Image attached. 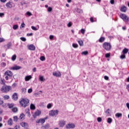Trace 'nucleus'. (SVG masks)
<instances>
[{"mask_svg":"<svg viewBox=\"0 0 129 129\" xmlns=\"http://www.w3.org/2000/svg\"><path fill=\"white\" fill-rule=\"evenodd\" d=\"M29 102V99L27 98H22L20 101V103L21 106H23V107H26V106H28Z\"/></svg>","mask_w":129,"mask_h":129,"instance_id":"nucleus-1","label":"nucleus"},{"mask_svg":"<svg viewBox=\"0 0 129 129\" xmlns=\"http://www.w3.org/2000/svg\"><path fill=\"white\" fill-rule=\"evenodd\" d=\"M103 48L106 51H110V49H111V45H110V43H109L105 42L103 44Z\"/></svg>","mask_w":129,"mask_h":129,"instance_id":"nucleus-2","label":"nucleus"},{"mask_svg":"<svg viewBox=\"0 0 129 129\" xmlns=\"http://www.w3.org/2000/svg\"><path fill=\"white\" fill-rule=\"evenodd\" d=\"M4 75L6 76L5 79L9 80V77H13V72L11 71H7L5 73Z\"/></svg>","mask_w":129,"mask_h":129,"instance_id":"nucleus-3","label":"nucleus"},{"mask_svg":"<svg viewBox=\"0 0 129 129\" xmlns=\"http://www.w3.org/2000/svg\"><path fill=\"white\" fill-rule=\"evenodd\" d=\"M12 87L10 86H6L4 85L1 89L2 92H9L10 89H11Z\"/></svg>","mask_w":129,"mask_h":129,"instance_id":"nucleus-4","label":"nucleus"},{"mask_svg":"<svg viewBox=\"0 0 129 129\" xmlns=\"http://www.w3.org/2000/svg\"><path fill=\"white\" fill-rule=\"evenodd\" d=\"M58 113H59V111L58 110H51L49 112V116H57Z\"/></svg>","mask_w":129,"mask_h":129,"instance_id":"nucleus-5","label":"nucleus"},{"mask_svg":"<svg viewBox=\"0 0 129 129\" xmlns=\"http://www.w3.org/2000/svg\"><path fill=\"white\" fill-rule=\"evenodd\" d=\"M120 17L124 22H129V18L124 14H121Z\"/></svg>","mask_w":129,"mask_h":129,"instance_id":"nucleus-6","label":"nucleus"},{"mask_svg":"<svg viewBox=\"0 0 129 129\" xmlns=\"http://www.w3.org/2000/svg\"><path fill=\"white\" fill-rule=\"evenodd\" d=\"M6 6L7 9H12V8H14V7H15V5L12 2H8L6 4Z\"/></svg>","mask_w":129,"mask_h":129,"instance_id":"nucleus-7","label":"nucleus"},{"mask_svg":"<svg viewBox=\"0 0 129 129\" xmlns=\"http://www.w3.org/2000/svg\"><path fill=\"white\" fill-rule=\"evenodd\" d=\"M65 124H66V122L64 120H60L58 122V125L60 127H63Z\"/></svg>","mask_w":129,"mask_h":129,"instance_id":"nucleus-8","label":"nucleus"},{"mask_svg":"<svg viewBox=\"0 0 129 129\" xmlns=\"http://www.w3.org/2000/svg\"><path fill=\"white\" fill-rule=\"evenodd\" d=\"M27 47L28 48V50H30L31 51H35L36 49V47L33 44L28 45Z\"/></svg>","mask_w":129,"mask_h":129,"instance_id":"nucleus-9","label":"nucleus"},{"mask_svg":"<svg viewBox=\"0 0 129 129\" xmlns=\"http://www.w3.org/2000/svg\"><path fill=\"white\" fill-rule=\"evenodd\" d=\"M47 117H46L44 119H39L38 120H36V123H44V122H45V120H46V119H47Z\"/></svg>","mask_w":129,"mask_h":129,"instance_id":"nucleus-10","label":"nucleus"},{"mask_svg":"<svg viewBox=\"0 0 129 129\" xmlns=\"http://www.w3.org/2000/svg\"><path fill=\"white\" fill-rule=\"evenodd\" d=\"M75 127V124L74 123H69L66 125V128H74Z\"/></svg>","mask_w":129,"mask_h":129,"instance_id":"nucleus-11","label":"nucleus"},{"mask_svg":"<svg viewBox=\"0 0 129 129\" xmlns=\"http://www.w3.org/2000/svg\"><path fill=\"white\" fill-rule=\"evenodd\" d=\"M41 113V111L40 110H37L36 111L35 113L33 114V117L34 118H36V117L37 116H39V115H40Z\"/></svg>","mask_w":129,"mask_h":129,"instance_id":"nucleus-12","label":"nucleus"},{"mask_svg":"<svg viewBox=\"0 0 129 129\" xmlns=\"http://www.w3.org/2000/svg\"><path fill=\"white\" fill-rule=\"evenodd\" d=\"M53 75L55 77H61V73L60 72H54L53 73Z\"/></svg>","mask_w":129,"mask_h":129,"instance_id":"nucleus-13","label":"nucleus"},{"mask_svg":"<svg viewBox=\"0 0 129 129\" xmlns=\"http://www.w3.org/2000/svg\"><path fill=\"white\" fill-rule=\"evenodd\" d=\"M10 69L11 70H19V69H22V67L16 66L13 67H12Z\"/></svg>","mask_w":129,"mask_h":129,"instance_id":"nucleus-14","label":"nucleus"},{"mask_svg":"<svg viewBox=\"0 0 129 129\" xmlns=\"http://www.w3.org/2000/svg\"><path fill=\"white\" fill-rule=\"evenodd\" d=\"M127 10V9L126 8V7L125 6H122L121 7L120 11L123 12V13H125L126 11Z\"/></svg>","mask_w":129,"mask_h":129,"instance_id":"nucleus-15","label":"nucleus"},{"mask_svg":"<svg viewBox=\"0 0 129 129\" xmlns=\"http://www.w3.org/2000/svg\"><path fill=\"white\" fill-rule=\"evenodd\" d=\"M12 98L14 100H17L18 99V95L17 93H14L12 96Z\"/></svg>","mask_w":129,"mask_h":129,"instance_id":"nucleus-16","label":"nucleus"},{"mask_svg":"<svg viewBox=\"0 0 129 129\" xmlns=\"http://www.w3.org/2000/svg\"><path fill=\"white\" fill-rule=\"evenodd\" d=\"M32 79V76H27L25 78V81H29Z\"/></svg>","mask_w":129,"mask_h":129,"instance_id":"nucleus-17","label":"nucleus"},{"mask_svg":"<svg viewBox=\"0 0 129 129\" xmlns=\"http://www.w3.org/2000/svg\"><path fill=\"white\" fill-rule=\"evenodd\" d=\"M5 47H6L7 49H10L11 47H12V43L9 42L8 44L5 45Z\"/></svg>","mask_w":129,"mask_h":129,"instance_id":"nucleus-18","label":"nucleus"},{"mask_svg":"<svg viewBox=\"0 0 129 129\" xmlns=\"http://www.w3.org/2000/svg\"><path fill=\"white\" fill-rule=\"evenodd\" d=\"M45 79L44 78V77L42 76H39V81H41L42 82H44V81H45Z\"/></svg>","mask_w":129,"mask_h":129,"instance_id":"nucleus-19","label":"nucleus"},{"mask_svg":"<svg viewBox=\"0 0 129 129\" xmlns=\"http://www.w3.org/2000/svg\"><path fill=\"white\" fill-rule=\"evenodd\" d=\"M8 123L9 125H12L13 124V120L12 118H10L8 121Z\"/></svg>","mask_w":129,"mask_h":129,"instance_id":"nucleus-20","label":"nucleus"},{"mask_svg":"<svg viewBox=\"0 0 129 129\" xmlns=\"http://www.w3.org/2000/svg\"><path fill=\"white\" fill-rule=\"evenodd\" d=\"M115 116L116 117H121V116H122V114L120 113H117L115 114Z\"/></svg>","mask_w":129,"mask_h":129,"instance_id":"nucleus-21","label":"nucleus"},{"mask_svg":"<svg viewBox=\"0 0 129 129\" xmlns=\"http://www.w3.org/2000/svg\"><path fill=\"white\" fill-rule=\"evenodd\" d=\"M30 109H32V110L36 109V107L35 106V105L31 104L30 105Z\"/></svg>","mask_w":129,"mask_h":129,"instance_id":"nucleus-22","label":"nucleus"},{"mask_svg":"<svg viewBox=\"0 0 129 129\" xmlns=\"http://www.w3.org/2000/svg\"><path fill=\"white\" fill-rule=\"evenodd\" d=\"M12 110L13 112H17V111H18V108H17V107H12Z\"/></svg>","mask_w":129,"mask_h":129,"instance_id":"nucleus-23","label":"nucleus"},{"mask_svg":"<svg viewBox=\"0 0 129 129\" xmlns=\"http://www.w3.org/2000/svg\"><path fill=\"white\" fill-rule=\"evenodd\" d=\"M127 52H128V49H127V48H124L123 50H122V53L123 54H126V53H127Z\"/></svg>","mask_w":129,"mask_h":129,"instance_id":"nucleus-24","label":"nucleus"},{"mask_svg":"<svg viewBox=\"0 0 129 129\" xmlns=\"http://www.w3.org/2000/svg\"><path fill=\"white\" fill-rule=\"evenodd\" d=\"M78 42L79 43V44L80 45V46H83V41L78 40Z\"/></svg>","mask_w":129,"mask_h":129,"instance_id":"nucleus-25","label":"nucleus"},{"mask_svg":"<svg viewBox=\"0 0 129 129\" xmlns=\"http://www.w3.org/2000/svg\"><path fill=\"white\" fill-rule=\"evenodd\" d=\"M107 122H108V123H111L112 122V119H111V118H108L107 120Z\"/></svg>","mask_w":129,"mask_h":129,"instance_id":"nucleus-26","label":"nucleus"},{"mask_svg":"<svg viewBox=\"0 0 129 129\" xmlns=\"http://www.w3.org/2000/svg\"><path fill=\"white\" fill-rule=\"evenodd\" d=\"M40 61H45V60H46V57L44 56H41L40 57Z\"/></svg>","mask_w":129,"mask_h":129,"instance_id":"nucleus-27","label":"nucleus"},{"mask_svg":"<svg viewBox=\"0 0 129 129\" xmlns=\"http://www.w3.org/2000/svg\"><path fill=\"white\" fill-rule=\"evenodd\" d=\"M11 59L13 61H15V60L17 59V55H16V54H14V55L12 56Z\"/></svg>","mask_w":129,"mask_h":129,"instance_id":"nucleus-28","label":"nucleus"},{"mask_svg":"<svg viewBox=\"0 0 129 129\" xmlns=\"http://www.w3.org/2000/svg\"><path fill=\"white\" fill-rule=\"evenodd\" d=\"M82 55H88V51H85L82 52Z\"/></svg>","mask_w":129,"mask_h":129,"instance_id":"nucleus-29","label":"nucleus"},{"mask_svg":"<svg viewBox=\"0 0 129 129\" xmlns=\"http://www.w3.org/2000/svg\"><path fill=\"white\" fill-rule=\"evenodd\" d=\"M19 28V26L17 25H15L13 26V29L14 30H17V29Z\"/></svg>","mask_w":129,"mask_h":129,"instance_id":"nucleus-30","label":"nucleus"},{"mask_svg":"<svg viewBox=\"0 0 129 129\" xmlns=\"http://www.w3.org/2000/svg\"><path fill=\"white\" fill-rule=\"evenodd\" d=\"M73 48H78V44L76 43H73L72 45Z\"/></svg>","mask_w":129,"mask_h":129,"instance_id":"nucleus-31","label":"nucleus"},{"mask_svg":"<svg viewBox=\"0 0 129 129\" xmlns=\"http://www.w3.org/2000/svg\"><path fill=\"white\" fill-rule=\"evenodd\" d=\"M4 99L5 100L9 99V98H10V96L9 95H5L4 96Z\"/></svg>","mask_w":129,"mask_h":129,"instance_id":"nucleus-32","label":"nucleus"},{"mask_svg":"<svg viewBox=\"0 0 129 129\" xmlns=\"http://www.w3.org/2000/svg\"><path fill=\"white\" fill-rule=\"evenodd\" d=\"M103 41H104V37H101L99 39V42H100L101 43L103 42Z\"/></svg>","mask_w":129,"mask_h":129,"instance_id":"nucleus-33","label":"nucleus"},{"mask_svg":"<svg viewBox=\"0 0 129 129\" xmlns=\"http://www.w3.org/2000/svg\"><path fill=\"white\" fill-rule=\"evenodd\" d=\"M97 119V121L98 122H101V121L102 120V119L100 117H98Z\"/></svg>","mask_w":129,"mask_h":129,"instance_id":"nucleus-34","label":"nucleus"},{"mask_svg":"<svg viewBox=\"0 0 129 129\" xmlns=\"http://www.w3.org/2000/svg\"><path fill=\"white\" fill-rule=\"evenodd\" d=\"M120 58L121 59H125V55L124 54L121 55Z\"/></svg>","mask_w":129,"mask_h":129,"instance_id":"nucleus-35","label":"nucleus"},{"mask_svg":"<svg viewBox=\"0 0 129 129\" xmlns=\"http://www.w3.org/2000/svg\"><path fill=\"white\" fill-rule=\"evenodd\" d=\"M25 117V114H21L20 116V119H23V118Z\"/></svg>","mask_w":129,"mask_h":129,"instance_id":"nucleus-36","label":"nucleus"},{"mask_svg":"<svg viewBox=\"0 0 129 129\" xmlns=\"http://www.w3.org/2000/svg\"><path fill=\"white\" fill-rule=\"evenodd\" d=\"M106 58H109L110 57V53H108L105 54Z\"/></svg>","mask_w":129,"mask_h":129,"instance_id":"nucleus-37","label":"nucleus"},{"mask_svg":"<svg viewBox=\"0 0 129 129\" xmlns=\"http://www.w3.org/2000/svg\"><path fill=\"white\" fill-rule=\"evenodd\" d=\"M51 107H52V104L49 103L47 105V108L48 109L51 108Z\"/></svg>","mask_w":129,"mask_h":129,"instance_id":"nucleus-38","label":"nucleus"},{"mask_svg":"<svg viewBox=\"0 0 129 129\" xmlns=\"http://www.w3.org/2000/svg\"><path fill=\"white\" fill-rule=\"evenodd\" d=\"M81 33H82L83 34V35H84L85 33V29H82L81 30Z\"/></svg>","mask_w":129,"mask_h":129,"instance_id":"nucleus-39","label":"nucleus"},{"mask_svg":"<svg viewBox=\"0 0 129 129\" xmlns=\"http://www.w3.org/2000/svg\"><path fill=\"white\" fill-rule=\"evenodd\" d=\"M14 121H18V116H15L13 117Z\"/></svg>","mask_w":129,"mask_h":129,"instance_id":"nucleus-40","label":"nucleus"},{"mask_svg":"<svg viewBox=\"0 0 129 129\" xmlns=\"http://www.w3.org/2000/svg\"><path fill=\"white\" fill-rule=\"evenodd\" d=\"M26 15H27V16H29V17H31V16H32V13L30 12H27L26 13Z\"/></svg>","mask_w":129,"mask_h":129,"instance_id":"nucleus-41","label":"nucleus"},{"mask_svg":"<svg viewBox=\"0 0 129 129\" xmlns=\"http://www.w3.org/2000/svg\"><path fill=\"white\" fill-rule=\"evenodd\" d=\"M20 40H21V41H23V42H26V39L25 37H21Z\"/></svg>","mask_w":129,"mask_h":129,"instance_id":"nucleus-42","label":"nucleus"},{"mask_svg":"<svg viewBox=\"0 0 129 129\" xmlns=\"http://www.w3.org/2000/svg\"><path fill=\"white\" fill-rule=\"evenodd\" d=\"M52 8L51 7H48V9H47V11L49 13H50V12H52Z\"/></svg>","mask_w":129,"mask_h":129,"instance_id":"nucleus-43","label":"nucleus"},{"mask_svg":"<svg viewBox=\"0 0 129 129\" xmlns=\"http://www.w3.org/2000/svg\"><path fill=\"white\" fill-rule=\"evenodd\" d=\"M26 91H27V89H26V88H23L22 89L23 93H26Z\"/></svg>","mask_w":129,"mask_h":129,"instance_id":"nucleus-44","label":"nucleus"},{"mask_svg":"<svg viewBox=\"0 0 129 129\" xmlns=\"http://www.w3.org/2000/svg\"><path fill=\"white\" fill-rule=\"evenodd\" d=\"M31 29H32L33 31H37V30H38V29L34 26H32Z\"/></svg>","mask_w":129,"mask_h":129,"instance_id":"nucleus-45","label":"nucleus"},{"mask_svg":"<svg viewBox=\"0 0 129 129\" xmlns=\"http://www.w3.org/2000/svg\"><path fill=\"white\" fill-rule=\"evenodd\" d=\"M5 16V13H0V18H3V17Z\"/></svg>","mask_w":129,"mask_h":129,"instance_id":"nucleus-46","label":"nucleus"},{"mask_svg":"<svg viewBox=\"0 0 129 129\" xmlns=\"http://www.w3.org/2000/svg\"><path fill=\"white\" fill-rule=\"evenodd\" d=\"M32 92H33V89H29L28 90V93H32Z\"/></svg>","mask_w":129,"mask_h":129,"instance_id":"nucleus-47","label":"nucleus"},{"mask_svg":"<svg viewBox=\"0 0 129 129\" xmlns=\"http://www.w3.org/2000/svg\"><path fill=\"white\" fill-rule=\"evenodd\" d=\"M13 106H14V104H9V108H13Z\"/></svg>","mask_w":129,"mask_h":129,"instance_id":"nucleus-48","label":"nucleus"},{"mask_svg":"<svg viewBox=\"0 0 129 129\" xmlns=\"http://www.w3.org/2000/svg\"><path fill=\"white\" fill-rule=\"evenodd\" d=\"M17 84L16 83H14L13 85H12V87H13L14 88H15V87H16Z\"/></svg>","mask_w":129,"mask_h":129,"instance_id":"nucleus-49","label":"nucleus"},{"mask_svg":"<svg viewBox=\"0 0 129 129\" xmlns=\"http://www.w3.org/2000/svg\"><path fill=\"white\" fill-rule=\"evenodd\" d=\"M105 113H106V114H109V109H108L106 110L105 111Z\"/></svg>","mask_w":129,"mask_h":129,"instance_id":"nucleus-50","label":"nucleus"},{"mask_svg":"<svg viewBox=\"0 0 129 129\" xmlns=\"http://www.w3.org/2000/svg\"><path fill=\"white\" fill-rule=\"evenodd\" d=\"M2 42H5V39L0 37V43H2Z\"/></svg>","mask_w":129,"mask_h":129,"instance_id":"nucleus-51","label":"nucleus"},{"mask_svg":"<svg viewBox=\"0 0 129 129\" xmlns=\"http://www.w3.org/2000/svg\"><path fill=\"white\" fill-rule=\"evenodd\" d=\"M72 23H71V22H69L68 24V26L70 28V27H72Z\"/></svg>","mask_w":129,"mask_h":129,"instance_id":"nucleus-52","label":"nucleus"},{"mask_svg":"<svg viewBox=\"0 0 129 129\" xmlns=\"http://www.w3.org/2000/svg\"><path fill=\"white\" fill-rule=\"evenodd\" d=\"M53 38H54V36H53V35H50L49 36L50 40H53Z\"/></svg>","mask_w":129,"mask_h":129,"instance_id":"nucleus-53","label":"nucleus"},{"mask_svg":"<svg viewBox=\"0 0 129 129\" xmlns=\"http://www.w3.org/2000/svg\"><path fill=\"white\" fill-rule=\"evenodd\" d=\"M1 65H2V66H3V67H5L6 64V63H5V62H2V63H1Z\"/></svg>","mask_w":129,"mask_h":129,"instance_id":"nucleus-54","label":"nucleus"},{"mask_svg":"<svg viewBox=\"0 0 129 129\" xmlns=\"http://www.w3.org/2000/svg\"><path fill=\"white\" fill-rule=\"evenodd\" d=\"M22 126H26V122H23L22 123H21Z\"/></svg>","mask_w":129,"mask_h":129,"instance_id":"nucleus-55","label":"nucleus"},{"mask_svg":"<svg viewBox=\"0 0 129 129\" xmlns=\"http://www.w3.org/2000/svg\"><path fill=\"white\" fill-rule=\"evenodd\" d=\"M33 72H36L37 71V68H34L32 69Z\"/></svg>","mask_w":129,"mask_h":129,"instance_id":"nucleus-56","label":"nucleus"},{"mask_svg":"<svg viewBox=\"0 0 129 129\" xmlns=\"http://www.w3.org/2000/svg\"><path fill=\"white\" fill-rule=\"evenodd\" d=\"M110 4L111 5H113L114 4V0H111L110 1Z\"/></svg>","mask_w":129,"mask_h":129,"instance_id":"nucleus-57","label":"nucleus"},{"mask_svg":"<svg viewBox=\"0 0 129 129\" xmlns=\"http://www.w3.org/2000/svg\"><path fill=\"white\" fill-rule=\"evenodd\" d=\"M1 84H5V82H4V80H3V79L1 80Z\"/></svg>","mask_w":129,"mask_h":129,"instance_id":"nucleus-58","label":"nucleus"},{"mask_svg":"<svg viewBox=\"0 0 129 129\" xmlns=\"http://www.w3.org/2000/svg\"><path fill=\"white\" fill-rule=\"evenodd\" d=\"M21 28H24L25 27V24L23 23L21 25Z\"/></svg>","mask_w":129,"mask_h":129,"instance_id":"nucleus-59","label":"nucleus"},{"mask_svg":"<svg viewBox=\"0 0 129 129\" xmlns=\"http://www.w3.org/2000/svg\"><path fill=\"white\" fill-rule=\"evenodd\" d=\"M104 79H105V80H108V77L105 76L104 77Z\"/></svg>","mask_w":129,"mask_h":129,"instance_id":"nucleus-60","label":"nucleus"},{"mask_svg":"<svg viewBox=\"0 0 129 129\" xmlns=\"http://www.w3.org/2000/svg\"><path fill=\"white\" fill-rule=\"evenodd\" d=\"M27 36H33V34L31 33H28L27 34Z\"/></svg>","mask_w":129,"mask_h":129,"instance_id":"nucleus-61","label":"nucleus"},{"mask_svg":"<svg viewBox=\"0 0 129 129\" xmlns=\"http://www.w3.org/2000/svg\"><path fill=\"white\" fill-rule=\"evenodd\" d=\"M3 103H4V101H3V100H2L0 99V104H3Z\"/></svg>","mask_w":129,"mask_h":129,"instance_id":"nucleus-62","label":"nucleus"},{"mask_svg":"<svg viewBox=\"0 0 129 129\" xmlns=\"http://www.w3.org/2000/svg\"><path fill=\"white\" fill-rule=\"evenodd\" d=\"M126 107H127V108L129 109V103H127L126 104Z\"/></svg>","mask_w":129,"mask_h":129,"instance_id":"nucleus-63","label":"nucleus"},{"mask_svg":"<svg viewBox=\"0 0 129 129\" xmlns=\"http://www.w3.org/2000/svg\"><path fill=\"white\" fill-rule=\"evenodd\" d=\"M126 89H127V90L129 91V84L127 85Z\"/></svg>","mask_w":129,"mask_h":129,"instance_id":"nucleus-64","label":"nucleus"}]
</instances>
